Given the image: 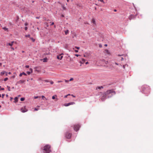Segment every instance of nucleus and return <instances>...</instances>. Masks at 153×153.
<instances>
[{
	"label": "nucleus",
	"mask_w": 153,
	"mask_h": 153,
	"mask_svg": "<svg viewBox=\"0 0 153 153\" xmlns=\"http://www.w3.org/2000/svg\"><path fill=\"white\" fill-rule=\"evenodd\" d=\"M50 146L48 145L45 146L43 148L44 153H49L50 152Z\"/></svg>",
	"instance_id": "f257e3e1"
},
{
	"label": "nucleus",
	"mask_w": 153,
	"mask_h": 153,
	"mask_svg": "<svg viewBox=\"0 0 153 153\" xmlns=\"http://www.w3.org/2000/svg\"><path fill=\"white\" fill-rule=\"evenodd\" d=\"M115 94V92L113 90H109L106 91L105 93V95H108L109 94H111L110 96H108V97H109L112 96L113 95Z\"/></svg>",
	"instance_id": "f03ea898"
},
{
	"label": "nucleus",
	"mask_w": 153,
	"mask_h": 153,
	"mask_svg": "<svg viewBox=\"0 0 153 153\" xmlns=\"http://www.w3.org/2000/svg\"><path fill=\"white\" fill-rule=\"evenodd\" d=\"M143 91L145 94H148L150 93V89L149 87L146 86L143 87Z\"/></svg>",
	"instance_id": "7ed1b4c3"
},
{
	"label": "nucleus",
	"mask_w": 153,
	"mask_h": 153,
	"mask_svg": "<svg viewBox=\"0 0 153 153\" xmlns=\"http://www.w3.org/2000/svg\"><path fill=\"white\" fill-rule=\"evenodd\" d=\"M80 126L78 124H75L74 126V130L77 131L79 129L80 127Z\"/></svg>",
	"instance_id": "20e7f679"
},
{
	"label": "nucleus",
	"mask_w": 153,
	"mask_h": 153,
	"mask_svg": "<svg viewBox=\"0 0 153 153\" xmlns=\"http://www.w3.org/2000/svg\"><path fill=\"white\" fill-rule=\"evenodd\" d=\"M72 134L68 132H67L65 134V137L67 139H70L71 138Z\"/></svg>",
	"instance_id": "39448f33"
},
{
	"label": "nucleus",
	"mask_w": 153,
	"mask_h": 153,
	"mask_svg": "<svg viewBox=\"0 0 153 153\" xmlns=\"http://www.w3.org/2000/svg\"><path fill=\"white\" fill-rule=\"evenodd\" d=\"M75 104V102H71L68 103H65L64 104V105L65 106H68L70 105H74Z\"/></svg>",
	"instance_id": "423d86ee"
},
{
	"label": "nucleus",
	"mask_w": 153,
	"mask_h": 153,
	"mask_svg": "<svg viewBox=\"0 0 153 153\" xmlns=\"http://www.w3.org/2000/svg\"><path fill=\"white\" fill-rule=\"evenodd\" d=\"M21 111L23 113L26 112L27 111V110L25 107L22 108H21Z\"/></svg>",
	"instance_id": "0eeeda50"
},
{
	"label": "nucleus",
	"mask_w": 153,
	"mask_h": 153,
	"mask_svg": "<svg viewBox=\"0 0 153 153\" xmlns=\"http://www.w3.org/2000/svg\"><path fill=\"white\" fill-rule=\"evenodd\" d=\"M135 17V16L133 15H131L129 16V20H131L132 19H133Z\"/></svg>",
	"instance_id": "6e6552de"
},
{
	"label": "nucleus",
	"mask_w": 153,
	"mask_h": 153,
	"mask_svg": "<svg viewBox=\"0 0 153 153\" xmlns=\"http://www.w3.org/2000/svg\"><path fill=\"white\" fill-rule=\"evenodd\" d=\"M63 54L62 53V54H60L59 56H57V58L58 59L61 60L62 58H63V56H61L60 57H59L60 56H61L62 55H63Z\"/></svg>",
	"instance_id": "1a4fd4ad"
},
{
	"label": "nucleus",
	"mask_w": 153,
	"mask_h": 153,
	"mask_svg": "<svg viewBox=\"0 0 153 153\" xmlns=\"http://www.w3.org/2000/svg\"><path fill=\"white\" fill-rule=\"evenodd\" d=\"M25 81V80H21L19 81L17 83H19V84H21L22 83L24 82Z\"/></svg>",
	"instance_id": "9d476101"
},
{
	"label": "nucleus",
	"mask_w": 153,
	"mask_h": 153,
	"mask_svg": "<svg viewBox=\"0 0 153 153\" xmlns=\"http://www.w3.org/2000/svg\"><path fill=\"white\" fill-rule=\"evenodd\" d=\"M14 43V42L13 41L11 42V43H7V45H9L10 46H12L13 45V43Z\"/></svg>",
	"instance_id": "9b49d317"
},
{
	"label": "nucleus",
	"mask_w": 153,
	"mask_h": 153,
	"mask_svg": "<svg viewBox=\"0 0 153 153\" xmlns=\"http://www.w3.org/2000/svg\"><path fill=\"white\" fill-rule=\"evenodd\" d=\"M107 95H105V93L102 96V97L101 98V100L103 101V100L106 98V97Z\"/></svg>",
	"instance_id": "f8f14e48"
},
{
	"label": "nucleus",
	"mask_w": 153,
	"mask_h": 153,
	"mask_svg": "<svg viewBox=\"0 0 153 153\" xmlns=\"http://www.w3.org/2000/svg\"><path fill=\"white\" fill-rule=\"evenodd\" d=\"M85 61V60L84 59H82L80 61V62L81 64L84 63Z\"/></svg>",
	"instance_id": "ddd939ff"
},
{
	"label": "nucleus",
	"mask_w": 153,
	"mask_h": 153,
	"mask_svg": "<svg viewBox=\"0 0 153 153\" xmlns=\"http://www.w3.org/2000/svg\"><path fill=\"white\" fill-rule=\"evenodd\" d=\"M105 52L106 53H107V54H110V52L108 50L106 49L105 51Z\"/></svg>",
	"instance_id": "4468645a"
},
{
	"label": "nucleus",
	"mask_w": 153,
	"mask_h": 153,
	"mask_svg": "<svg viewBox=\"0 0 153 153\" xmlns=\"http://www.w3.org/2000/svg\"><path fill=\"white\" fill-rule=\"evenodd\" d=\"M14 102H16L18 101V97H15L14 98Z\"/></svg>",
	"instance_id": "2eb2a0df"
},
{
	"label": "nucleus",
	"mask_w": 153,
	"mask_h": 153,
	"mask_svg": "<svg viewBox=\"0 0 153 153\" xmlns=\"http://www.w3.org/2000/svg\"><path fill=\"white\" fill-rule=\"evenodd\" d=\"M92 22L94 25H96V23L95 19H92Z\"/></svg>",
	"instance_id": "dca6fc26"
},
{
	"label": "nucleus",
	"mask_w": 153,
	"mask_h": 153,
	"mask_svg": "<svg viewBox=\"0 0 153 153\" xmlns=\"http://www.w3.org/2000/svg\"><path fill=\"white\" fill-rule=\"evenodd\" d=\"M39 106H37L36 108H34V110L35 111H37V110H38L39 109Z\"/></svg>",
	"instance_id": "f3484780"
},
{
	"label": "nucleus",
	"mask_w": 153,
	"mask_h": 153,
	"mask_svg": "<svg viewBox=\"0 0 153 153\" xmlns=\"http://www.w3.org/2000/svg\"><path fill=\"white\" fill-rule=\"evenodd\" d=\"M47 58H44L43 60V62H47Z\"/></svg>",
	"instance_id": "a211bd4d"
},
{
	"label": "nucleus",
	"mask_w": 153,
	"mask_h": 153,
	"mask_svg": "<svg viewBox=\"0 0 153 153\" xmlns=\"http://www.w3.org/2000/svg\"><path fill=\"white\" fill-rule=\"evenodd\" d=\"M6 73V72L4 71H3L1 72V75L2 76L5 73Z\"/></svg>",
	"instance_id": "6ab92c4d"
},
{
	"label": "nucleus",
	"mask_w": 153,
	"mask_h": 153,
	"mask_svg": "<svg viewBox=\"0 0 153 153\" xmlns=\"http://www.w3.org/2000/svg\"><path fill=\"white\" fill-rule=\"evenodd\" d=\"M103 88V87L102 86H99V87H97V88L99 89H101V88Z\"/></svg>",
	"instance_id": "aec40b11"
},
{
	"label": "nucleus",
	"mask_w": 153,
	"mask_h": 153,
	"mask_svg": "<svg viewBox=\"0 0 153 153\" xmlns=\"http://www.w3.org/2000/svg\"><path fill=\"white\" fill-rule=\"evenodd\" d=\"M68 33V30H67L65 31V33L66 35H67Z\"/></svg>",
	"instance_id": "412c9836"
},
{
	"label": "nucleus",
	"mask_w": 153,
	"mask_h": 153,
	"mask_svg": "<svg viewBox=\"0 0 153 153\" xmlns=\"http://www.w3.org/2000/svg\"><path fill=\"white\" fill-rule=\"evenodd\" d=\"M25 98H24L22 97V98H21L20 100L21 101H23L25 100Z\"/></svg>",
	"instance_id": "4be33fe9"
},
{
	"label": "nucleus",
	"mask_w": 153,
	"mask_h": 153,
	"mask_svg": "<svg viewBox=\"0 0 153 153\" xmlns=\"http://www.w3.org/2000/svg\"><path fill=\"white\" fill-rule=\"evenodd\" d=\"M30 39L32 40L33 42H34L35 41V39L33 38H30Z\"/></svg>",
	"instance_id": "5701e85b"
},
{
	"label": "nucleus",
	"mask_w": 153,
	"mask_h": 153,
	"mask_svg": "<svg viewBox=\"0 0 153 153\" xmlns=\"http://www.w3.org/2000/svg\"><path fill=\"white\" fill-rule=\"evenodd\" d=\"M7 88H8V90L9 91H10V87H9V86H7Z\"/></svg>",
	"instance_id": "b1692460"
},
{
	"label": "nucleus",
	"mask_w": 153,
	"mask_h": 153,
	"mask_svg": "<svg viewBox=\"0 0 153 153\" xmlns=\"http://www.w3.org/2000/svg\"><path fill=\"white\" fill-rule=\"evenodd\" d=\"M55 96L56 97V95H55V96H53L52 97V99L53 100L54 99H55Z\"/></svg>",
	"instance_id": "393cba45"
},
{
	"label": "nucleus",
	"mask_w": 153,
	"mask_h": 153,
	"mask_svg": "<svg viewBox=\"0 0 153 153\" xmlns=\"http://www.w3.org/2000/svg\"><path fill=\"white\" fill-rule=\"evenodd\" d=\"M3 29L4 30H8V28H7L5 27H4V28H3Z\"/></svg>",
	"instance_id": "a878e982"
},
{
	"label": "nucleus",
	"mask_w": 153,
	"mask_h": 153,
	"mask_svg": "<svg viewBox=\"0 0 153 153\" xmlns=\"http://www.w3.org/2000/svg\"><path fill=\"white\" fill-rule=\"evenodd\" d=\"M27 73L29 75L30 74L32 73L30 71H27Z\"/></svg>",
	"instance_id": "bb28decb"
},
{
	"label": "nucleus",
	"mask_w": 153,
	"mask_h": 153,
	"mask_svg": "<svg viewBox=\"0 0 153 153\" xmlns=\"http://www.w3.org/2000/svg\"><path fill=\"white\" fill-rule=\"evenodd\" d=\"M126 65H127V66H128V65L127 64H126V65H123V68L124 69H125V67H126Z\"/></svg>",
	"instance_id": "cd10ccee"
},
{
	"label": "nucleus",
	"mask_w": 153,
	"mask_h": 153,
	"mask_svg": "<svg viewBox=\"0 0 153 153\" xmlns=\"http://www.w3.org/2000/svg\"><path fill=\"white\" fill-rule=\"evenodd\" d=\"M8 79V78H6L5 79H4V80L5 81H6Z\"/></svg>",
	"instance_id": "c85d7f7f"
},
{
	"label": "nucleus",
	"mask_w": 153,
	"mask_h": 153,
	"mask_svg": "<svg viewBox=\"0 0 153 153\" xmlns=\"http://www.w3.org/2000/svg\"><path fill=\"white\" fill-rule=\"evenodd\" d=\"M30 71L31 73H32V72H33V69L32 68H30Z\"/></svg>",
	"instance_id": "c756f323"
},
{
	"label": "nucleus",
	"mask_w": 153,
	"mask_h": 153,
	"mask_svg": "<svg viewBox=\"0 0 153 153\" xmlns=\"http://www.w3.org/2000/svg\"><path fill=\"white\" fill-rule=\"evenodd\" d=\"M22 74L23 75H24L25 76L27 75V74L25 72H23L22 73Z\"/></svg>",
	"instance_id": "7c9ffc66"
},
{
	"label": "nucleus",
	"mask_w": 153,
	"mask_h": 153,
	"mask_svg": "<svg viewBox=\"0 0 153 153\" xmlns=\"http://www.w3.org/2000/svg\"><path fill=\"white\" fill-rule=\"evenodd\" d=\"M74 80V79H73V78H71L70 79V80H69V81H72V80Z\"/></svg>",
	"instance_id": "2f4dec72"
},
{
	"label": "nucleus",
	"mask_w": 153,
	"mask_h": 153,
	"mask_svg": "<svg viewBox=\"0 0 153 153\" xmlns=\"http://www.w3.org/2000/svg\"><path fill=\"white\" fill-rule=\"evenodd\" d=\"M25 36L26 37H30V35H25Z\"/></svg>",
	"instance_id": "473e14b6"
},
{
	"label": "nucleus",
	"mask_w": 153,
	"mask_h": 153,
	"mask_svg": "<svg viewBox=\"0 0 153 153\" xmlns=\"http://www.w3.org/2000/svg\"><path fill=\"white\" fill-rule=\"evenodd\" d=\"M75 48L76 49H77L78 50H79V49L80 48L79 47H76V46L75 47Z\"/></svg>",
	"instance_id": "72a5a7b5"
},
{
	"label": "nucleus",
	"mask_w": 153,
	"mask_h": 153,
	"mask_svg": "<svg viewBox=\"0 0 153 153\" xmlns=\"http://www.w3.org/2000/svg\"><path fill=\"white\" fill-rule=\"evenodd\" d=\"M62 8H63V9L65 10H66V8L65 7L63 6V7H62Z\"/></svg>",
	"instance_id": "f704fd0d"
},
{
	"label": "nucleus",
	"mask_w": 153,
	"mask_h": 153,
	"mask_svg": "<svg viewBox=\"0 0 153 153\" xmlns=\"http://www.w3.org/2000/svg\"><path fill=\"white\" fill-rule=\"evenodd\" d=\"M38 97H39L38 96H35L34 97V98L35 99H36L38 98Z\"/></svg>",
	"instance_id": "c9c22d12"
},
{
	"label": "nucleus",
	"mask_w": 153,
	"mask_h": 153,
	"mask_svg": "<svg viewBox=\"0 0 153 153\" xmlns=\"http://www.w3.org/2000/svg\"><path fill=\"white\" fill-rule=\"evenodd\" d=\"M42 97L43 99H44V98H45L46 100H47V99L45 98V97L44 96H42Z\"/></svg>",
	"instance_id": "e433bc0d"
},
{
	"label": "nucleus",
	"mask_w": 153,
	"mask_h": 153,
	"mask_svg": "<svg viewBox=\"0 0 153 153\" xmlns=\"http://www.w3.org/2000/svg\"><path fill=\"white\" fill-rule=\"evenodd\" d=\"M62 82V81H61V80H60V81H57V82L58 83H60V82Z\"/></svg>",
	"instance_id": "4c0bfd02"
},
{
	"label": "nucleus",
	"mask_w": 153,
	"mask_h": 153,
	"mask_svg": "<svg viewBox=\"0 0 153 153\" xmlns=\"http://www.w3.org/2000/svg\"><path fill=\"white\" fill-rule=\"evenodd\" d=\"M99 1H101L102 2H103L104 3H105V2H104V1L103 0H100Z\"/></svg>",
	"instance_id": "58836bf2"
},
{
	"label": "nucleus",
	"mask_w": 153,
	"mask_h": 153,
	"mask_svg": "<svg viewBox=\"0 0 153 153\" xmlns=\"http://www.w3.org/2000/svg\"><path fill=\"white\" fill-rule=\"evenodd\" d=\"M65 81L66 82H68L69 81V80H65Z\"/></svg>",
	"instance_id": "ea45409f"
},
{
	"label": "nucleus",
	"mask_w": 153,
	"mask_h": 153,
	"mask_svg": "<svg viewBox=\"0 0 153 153\" xmlns=\"http://www.w3.org/2000/svg\"><path fill=\"white\" fill-rule=\"evenodd\" d=\"M25 67L26 68H29V66L28 65H27L25 66Z\"/></svg>",
	"instance_id": "a19ab883"
},
{
	"label": "nucleus",
	"mask_w": 153,
	"mask_h": 153,
	"mask_svg": "<svg viewBox=\"0 0 153 153\" xmlns=\"http://www.w3.org/2000/svg\"><path fill=\"white\" fill-rule=\"evenodd\" d=\"M22 75H23V74H22V73H20V74H19V76H22Z\"/></svg>",
	"instance_id": "79ce46f5"
},
{
	"label": "nucleus",
	"mask_w": 153,
	"mask_h": 153,
	"mask_svg": "<svg viewBox=\"0 0 153 153\" xmlns=\"http://www.w3.org/2000/svg\"><path fill=\"white\" fill-rule=\"evenodd\" d=\"M25 26H27L28 25V24L27 23H26L25 24Z\"/></svg>",
	"instance_id": "37998d69"
},
{
	"label": "nucleus",
	"mask_w": 153,
	"mask_h": 153,
	"mask_svg": "<svg viewBox=\"0 0 153 153\" xmlns=\"http://www.w3.org/2000/svg\"><path fill=\"white\" fill-rule=\"evenodd\" d=\"M50 83L51 84H53V81H51Z\"/></svg>",
	"instance_id": "c03bdc74"
},
{
	"label": "nucleus",
	"mask_w": 153,
	"mask_h": 153,
	"mask_svg": "<svg viewBox=\"0 0 153 153\" xmlns=\"http://www.w3.org/2000/svg\"><path fill=\"white\" fill-rule=\"evenodd\" d=\"M27 27H25V30H27Z\"/></svg>",
	"instance_id": "a18cd8bd"
},
{
	"label": "nucleus",
	"mask_w": 153,
	"mask_h": 153,
	"mask_svg": "<svg viewBox=\"0 0 153 153\" xmlns=\"http://www.w3.org/2000/svg\"><path fill=\"white\" fill-rule=\"evenodd\" d=\"M11 49L12 50H14V48H13V47H11Z\"/></svg>",
	"instance_id": "49530a36"
},
{
	"label": "nucleus",
	"mask_w": 153,
	"mask_h": 153,
	"mask_svg": "<svg viewBox=\"0 0 153 153\" xmlns=\"http://www.w3.org/2000/svg\"><path fill=\"white\" fill-rule=\"evenodd\" d=\"M75 55L77 57H78L79 56V55L78 54H75Z\"/></svg>",
	"instance_id": "de8ad7c7"
},
{
	"label": "nucleus",
	"mask_w": 153,
	"mask_h": 153,
	"mask_svg": "<svg viewBox=\"0 0 153 153\" xmlns=\"http://www.w3.org/2000/svg\"><path fill=\"white\" fill-rule=\"evenodd\" d=\"M54 24V22H52L51 24V25H52Z\"/></svg>",
	"instance_id": "09e8293b"
},
{
	"label": "nucleus",
	"mask_w": 153,
	"mask_h": 153,
	"mask_svg": "<svg viewBox=\"0 0 153 153\" xmlns=\"http://www.w3.org/2000/svg\"><path fill=\"white\" fill-rule=\"evenodd\" d=\"M75 51L76 52V53H77L78 52V50H75Z\"/></svg>",
	"instance_id": "8fccbe9b"
},
{
	"label": "nucleus",
	"mask_w": 153,
	"mask_h": 153,
	"mask_svg": "<svg viewBox=\"0 0 153 153\" xmlns=\"http://www.w3.org/2000/svg\"><path fill=\"white\" fill-rule=\"evenodd\" d=\"M71 95V96H72L73 97H75V96L74 95H73V94H72Z\"/></svg>",
	"instance_id": "3c124183"
},
{
	"label": "nucleus",
	"mask_w": 153,
	"mask_h": 153,
	"mask_svg": "<svg viewBox=\"0 0 153 153\" xmlns=\"http://www.w3.org/2000/svg\"><path fill=\"white\" fill-rule=\"evenodd\" d=\"M124 60V59L123 58V57H122L121 58V61H122V60Z\"/></svg>",
	"instance_id": "603ef678"
},
{
	"label": "nucleus",
	"mask_w": 153,
	"mask_h": 153,
	"mask_svg": "<svg viewBox=\"0 0 153 153\" xmlns=\"http://www.w3.org/2000/svg\"><path fill=\"white\" fill-rule=\"evenodd\" d=\"M68 96V95H65V98H66L67 97V96Z\"/></svg>",
	"instance_id": "864d4df0"
},
{
	"label": "nucleus",
	"mask_w": 153,
	"mask_h": 153,
	"mask_svg": "<svg viewBox=\"0 0 153 153\" xmlns=\"http://www.w3.org/2000/svg\"><path fill=\"white\" fill-rule=\"evenodd\" d=\"M36 18L37 19H39V17H36Z\"/></svg>",
	"instance_id": "5fc2aeb1"
},
{
	"label": "nucleus",
	"mask_w": 153,
	"mask_h": 153,
	"mask_svg": "<svg viewBox=\"0 0 153 153\" xmlns=\"http://www.w3.org/2000/svg\"><path fill=\"white\" fill-rule=\"evenodd\" d=\"M115 64L116 65H118V64L117 63H116V62H115Z\"/></svg>",
	"instance_id": "6e6d98bb"
},
{
	"label": "nucleus",
	"mask_w": 153,
	"mask_h": 153,
	"mask_svg": "<svg viewBox=\"0 0 153 153\" xmlns=\"http://www.w3.org/2000/svg\"><path fill=\"white\" fill-rule=\"evenodd\" d=\"M4 94H2V97L3 98L4 97Z\"/></svg>",
	"instance_id": "4d7b16f0"
},
{
	"label": "nucleus",
	"mask_w": 153,
	"mask_h": 153,
	"mask_svg": "<svg viewBox=\"0 0 153 153\" xmlns=\"http://www.w3.org/2000/svg\"><path fill=\"white\" fill-rule=\"evenodd\" d=\"M4 88H1V90H4Z\"/></svg>",
	"instance_id": "13d9d810"
},
{
	"label": "nucleus",
	"mask_w": 153,
	"mask_h": 153,
	"mask_svg": "<svg viewBox=\"0 0 153 153\" xmlns=\"http://www.w3.org/2000/svg\"><path fill=\"white\" fill-rule=\"evenodd\" d=\"M88 62H86L85 63V64H88Z\"/></svg>",
	"instance_id": "bf43d9fd"
},
{
	"label": "nucleus",
	"mask_w": 153,
	"mask_h": 153,
	"mask_svg": "<svg viewBox=\"0 0 153 153\" xmlns=\"http://www.w3.org/2000/svg\"><path fill=\"white\" fill-rule=\"evenodd\" d=\"M61 16H62V17H64V15H61Z\"/></svg>",
	"instance_id": "052dcab7"
},
{
	"label": "nucleus",
	"mask_w": 153,
	"mask_h": 153,
	"mask_svg": "<svg viewBox=\"0 0 153 153\" xmlns=\"http://www.w3.org/2000/svg\"><path fill=\"white\" fill-rule=\"evenodd\" d=\"M10 100H12L13 99V98H12V97H10Z\"/></svg>",
	"instance_id": "680f3d73"
},
{
	"label": "nucleus",
	"mask_w": 153,
	"mask_h": 153,
	"mask_svg": "<svg viewBox=\"0 0 153 153\" xmlns=\"http://www.w3.org/2000/svg\"><path fill=\"white\" fill-rule=\"evenodd\" d=\"M8 74H11V73L10 72H9L8 73Z\"/></svg>",
	"instance_id": "e2e57ef3"
},
{
	"label": "nucleus",
	"mask_w": 153,
	"mask_h": 153,
	"mask_svg": "<svg viewBox=\"0 0 153 153\" xmlns=\"http://www.w3.org/2000/svg\"><path fill=\"white\" fill-rule=\"evenodd\" d=\"M105 46H107V44H105Z\"/></svg>",
	"instance_id": "0e129e2a"
},
{
	"label": "nucleus",
	"mask_w": 153,
	"mask_h": 153,
	"mask_svg": "<svg viewBox=\"0 0 153 153\" xmlns=\"http://www.w3.org/2000/svg\"><path fill=\"white\" fill-rule=\"evenodd\" d=\"M84 57H86V56L85 55H84Z\"/></svg>",
	"instance_id": "69168bd1"
},
{
	"label": "nucleus",
	"mask_w": 153,
	"mask_h": 153,
	"mask_svg": "<svg viewBox=\"0 0 153 153\" xmlns=\"http://www.w3.org/2000/svg\"><path fill=\"white\" fill-rule=\"evenodd\" d=\"M114 11L115 12H116L117 11V10H114Z\"/></svg>",
	"instance_id": "338daca9"
},
{
	"label": "nucleus",
	"mask_w": 153,
	"mask_h": 153,
	"mask_svg": "<svg viewBox=\"0 0 153 153\" xmlns=\"http://www.w3.org/2000/svg\"><path fill=\"white\" fill-rule=\"evenodd\" d=\"M39 80H41V78H39Z\"/></svg>",
	"instance_id": "774afa93"
}]
</instances>
